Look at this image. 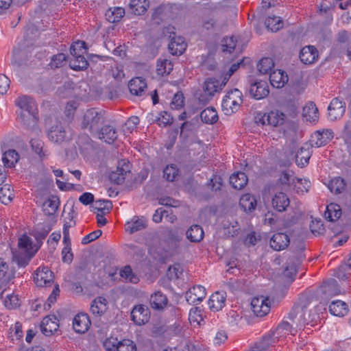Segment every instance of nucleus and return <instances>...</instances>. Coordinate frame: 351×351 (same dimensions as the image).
<instances>
[{"label": "nucleus", "instance_id": "obj_1", "mask_svg": "<svg viewBox=\"0 0 351 351\" xmlns=\"http://www.w3.org/2000/svg\"><path fill=\"white\" fill-rule=\"evenodd\" d=\"M308 305L309 302L306 300H302L295 304L288 314L287 318L293 322V325L299 330L305 325H315L319 319V315L315 313H312L311 311H309V317H306Z\"/></svg>", "mask_w": 351, "mask_h": 351}, {"label": "nucleus", "instance_id": "obj_2", "mask_svg": "<svg viewBox=\"0 0 351 351\" xmlns=\"http://www.w3.org/2000/svg\"><path fill=\"white\" fill-rule=\"evenodd\" d=\"M15 105L27 112V114L21 112L19 116V119L23 125L28 130H36L37 129V121L35 117L36 106L34 100L29 96L21 95L16 99Z\"/></svg>", "mask_w": 351, "mask_h": 351}, {"label": "nucleus", "instance_id": "obj_3", "mask_svg": "<svg viewBox=\"0 0 351 351\" xmlns=\"http://www.w3.org/2000/svg\"><path fill=\"white\" fill-rule=\"evenodd\" d=\"M20 251L13 254V260L20 267H26L40 248V245H33L32 239L23 235L18 242Z\"/></svg>", "mask_w": 351, "mask_h": 351}, {"label": "nucleus", "instance_id": "obj_4", "mask_svg": "<svg viewBox=\"0 0 351 351\" xmlns=\"http://www.w3.org/2000/svg\"><path fill=\"white\" fill-rule=\"evenodd\" d=\"M105 121V111L90 108L87 110L82 118L81 127L95 134L98 132L101 124Z\"/></svg>", "mask_w": 351, "mask_h": 351}, {"label": "nucleus", "instance_id": "obj_5", "mask_svg": "<svg viewBox=\"0 0 351 351\" xmlns=\"http://www.w3.org/2000/svg\"><path fill=\"white\" fill-rule=\"evenodd\" d=\"M242 102L241 92L237 88L231 90L223 99L222 110L226 115H230L238 111Z\"/></svg>", "mask_w": 351, "mask_h": 351}, {"label": "nucleus", "instance_id": "obj_6", "mask_svg": "<svg viewBox=\"0 0 351 351\" xmlns=\"http://www.w3.org/2000/svg\"><path fill=\"white\" fill-rule=\"evenodd\" d=\"M302 250L303 247H300V249L292 250L288 254V258L285 263L283 274L291 281L293 280V276L296 274L298 266L304 258Z\"/></svg>", "mask_w": 351, "mask_h": 351}, {"label": "nucleus", "instance_id": "obj_7", "mask_svg": "<svg viewBox=\"0 0 351 351\" xmlns=\"http://www.w3.org/2000/svg\"><path fill=\"white\" fill-rule=\"evenodd\" d=\"M250 95L256 99H261L269 94V88L267 82L256 80L252 78L249 80Z\"/></svg>", "mask_w": 351, "mask_h": 351}, {"label": "nucleus", "instance_id": "obj_8", "mask_svg": "<svg viewBox=\"0 0 351 351\" xmlns=\"http://www.w3.org/2000/svg\"><path fill=\"white\" fill-rule=\"evenodd\" d=\"M131 319L138 326L147 323L150 319V312L148 307L144 304L134 306L131 312Z\"/></svg>", "mask_w": 351, "mask_h": 351}, {"label": "nucleus", "instance_id": "obj_9", "mask_svg": "<svg viewBox=\"0 0 351 351\" xmlns=\"http://www.w3.org/2000/svg\"><path fill=\"white\" fill-rule=\"evenodd\" d=\"M251 308L257 317H263L270 311L269 300L264 296L256 297L252 300Z\"/></svg>", "mask_w": 351, "mask_h": 351}, {"label": "nucleus", "instance_id": "obj_10", "mask_svg": "<svg viewBox=\"0 0 351 351\" xmlns=\"http://www.w3.org/2000/svg\"><path fill=\"white\" fill-rule=\"evenodd\" d=\"M298 328H295V325H293V322L291 321L282 322L277 328L269 334L274 340L278 341L280 338L285 337L287 335L291 334L294 335L293 331H297Z\"/></svg>", "mask_w": 351, "mask_h": 351}, {"label": "nucleus", "instance_id": "obj_11", "mask_svg": "<svg viewBox=\"0 0 351 351\" xmlns=\"http://www.w3.org/2000/svg\"><path fill=\"white\" fill-rule=\"evenodd\" d=\"M165 241L167 244L169 251L172 254L178 252L181 244L182 236L173 230H167L165 232Z\"/></svg>", "mask_w": 351, "mask_h": 351}, {"label": "nucleus", "instance_id": "obj_12", "mask_svg": "<svg viewBox=\"0 0 351 351\" xmlns=\"http://www.w3.org/2000/svg\"><path fill=\"white\" fill-rule=\"evenodd\" d=\"M328 117L330 120L335 121L340 119L346 112V103L339 98H334L328 108Z\"/></svg>", "mask_w": 351, "mask_h": 351}, {"label": "nucleus", "instance_id": "obj_13", "mask_svg": "<svg viewBox=\"0 0 351 351\" xmlns=\"http://www.w3.org/2000/svg\"><path fill=\"white\" fill-rule=\"evenodd\" d=\"M40 330L45 336H51L59 328V324L55 315H49L43 318L40 324Z\"/></svg>", "mask_w": 351, "mask_h": 351}, {"label": "nucleus", "instance_id": "obj_14", "mask_svg": "<svg viewBox=\"0 0 351 351\" xmlns=\"http://www.w3.org/2000/svg\"><path fill=\"white\" fill-rule=\"evenodd\" d=\"M289 243V237L283 232L274 234L269 240V245L275 251H281L286 249Z\"/></svg>", "mask_w": 351, "mask_h": 351}, {"label": "nucleus", "instance_id": "obj_15", "mask_svg": "<svg viewBox=\"0 0 351 351\" xmlns=\"http://www.w3.org/2000/svg\"><path fill=\"white\" fill-rule=\"evenodd\" d=\"M206 295V289L201 285L193 286L186 291L185 297L187 302L195 304L202 302Z\"/></svg>", "mask_w": 351, "mask_h": 351}, {"label": "nucleus", "instance_id": "obj_16", "mask_svg": "<svg viewBox=\"0 0 351 351\" xmlns=\"http://www.w3.org/2000/svg\"><path fill=\"white\" fill-rule=\"evenodd\" d=\"M90 324L91 323L88 315L84 313H78L74 317L73 320V328L74 330L80 334L86 332L88 330Z\"/></svg>", "mask_w": 351, "mask_h": 351}, {"label": "nucleus", "instance_id": "obj_17", "mask_svg": "<svg viewBox=\"0 0 351 351\" xmlns=\"http://www.w3.org/2000/svg\"><path fill=\"white\" fill-rule=\"evenodd\" d=\"M318 58V51L312 45L304 47L300 53V59L305 64L314 63Z\"/></svg>", "mask_w": 351, "mask_h": 351}, {"label": "nucleus", "instance_id": "obj_18", "mask_svg": "<svg viewBox=\"0 0 351 351\" xmlns=\"http://www.w3.org/2000/svg\"><path fill=\"white\" fill-rule=\"evenodd\" d=\"M52 272L47 268H38L34 275V279L39 287L48 286L53 282Z\"/></svg>", "mask_w": 351, "mask_h": 351}, {"label": "nucleus", "instance_id": "obj_19", "mask_svg": "<svg viewBox=\"0 0 351 351\" xmlns=\"http://www.w3.org/2000/svg\"><path fill=\"white\" fill-rule=\"evenodd\" d=\"M290 204V200L286 193L278 192L275 193L271 199V205L278 212H284Z\"/></svg>", "mask_w": 351, "mask_h": 351}, {"label": "nucleus", "instance_id": "obj_20", "mask_svg": "<svg viewBox=\"0 0 351 351\" xmlns=\"http://www.w3.org/2000/svg\"><path fill=\"white\" fill-rule=\"evenodd\" d=\"M101 140H103L107 143H113L117 138V133L114 126L110 125H106L98 130V132L95 134Z\"/></svg>", "mask_w": 351, "mask_h": 351}, {"label": "nucleus", "instance_id": "obj_21", "mask_svg": "<svg viewBox=\"0 0 351 351\" xmlns=\"http://www.w3.org/2000/svg\"><path fill=\"white\" fill-rule=\"evenodd\" d=\"M186 48L185 40L182 36H173L168 45V49L172 55L182 54Z\"/></svg>", "mask_w": 351, "mask_h": 351}, {"label": "nucleus", "instance_id": "obj_22", "mask_svg": "<svg viewBox=\"0 0 351 351\" xmlns=\"http://www.w3.org/2000/svg\"><path fill=\"white\" fill-rule=\"evenodd\" d=\"M226 300V293L217 291L211 295L208 300V306L213 311H219L225 306Z\"/></svg>", "mask_w": 351, "mask_h": 351}, {"label": "nucleus", "instance_id": "obj_23", "mask_svg": "<svg viewBox=\"0 0 351 351\" xmlns=\"http://www.w3.org/2000/svg\"><path fill=\"white\" fill-rule=\"evenodd\" d=\"M47 136L51 141L60 144L66 139V131L62 125H56L49 129Z\"/></svg>", "mask_w": 351, "mask_h": 351}, {"label": "nucleus", "instance_id": "obj_24", "mask_svg": "<svg viewBox=\"0 0 351 351\" xmlns=\"http://www.w3.org/2000/svg\"><path fill=\"white\" fill-rule=\"evenodd\" d=\"M128 88L132 95L142 96L145 94L147 83L142 77H137L130 81Z\"/></svg>", "mask_w": 351, "mask_h": 351}, {"label": "nucleus", "instance_id": "obj_25", "mask_svg": "<svg viewBox=\"0 0 351 351\" xmlns=\"http://www.w3.org/2000/svg\"><path fill=\"white\" fill-rule=\"evenodd\" d=\"M147 226V221L143 218L134 217L130 221H128L125 225V230L130 234L145 229Z\"/></svg>", "mask_w": 351, "mask_h": 351}, {"label": "nucleus", "instance_id": "obj_26", "mask_svg": "<svg viewBox=\"0 0 351 351\" xmlns=\"http://www.w3.org/2000/svg\"><path fill=\"white\" fill-rule=\"evenodd\" d=\"M149 302L152 308L162 310L167 306L168 299L162 292L156 291L151 295Z\"/></svg>", "mask_w": 351, "mask_h": 351}, {"label": "nucleus", "instance_id": "obj_27", "mask_svg": "<svg viewBox=\"0 0 351 351\" xmlns=\"http://www.w3.org/2000/svg\"><path fill=\"white\" fill-rule=\"evenodd\" d=\"M108 302L103 297L96 298L91 303L90 311L95 316H101L107 310Z\"/></svg>", "mask_w": 351, "mask_h": 351}, {"label": "nucleus", "instance_id": "obj_28", "mask_svg": "<svg viewBox=\"0 0 351 351\" xmlns=\"http://www.w3.org/2000/svg\"><path fill=\"white\" fill-rule=\"evenodd\" d=\"M333 132L331 130H325L322 132L317 131L315 133V138L316 140L312 141L314 142V145L317 147H319L326 145L329 143L333 138Z\"/></svg>", "mask_w": 351, "mask_h": 351}, {"label": "nucleus", "instance_id": "obj_29", "mask_svg": "<svg viewBox=\"0 0 351 351\" xmlns=\"http://www.w3.org/2000/svg\"><path fill=\"white\" fill-rule=\"evenodd\" d=\"M269 80L274 87L281 88L288 81V76L281 70L273 71L269 73Z\"/></svg>", "mask_w": 351, "mask_h": 351}, {"label": "nucleus", "instance_id": "obj_30", "mask_svg": "<svg viewBox=\"0 0 351 351\" xmlns=\"http://www.w3.org/2000/svg\"><path fill=\"white\" fill-rule=\"evenodd\" d=\"M287 119V116L282 112L276 110L267 113V125L274 127L282 125Z\"/></svg>", "mask_w": 351, "mask_h": 351}, {"label": "nucleus", "instance_id": "obj_31", "mask_svg": "<svg viewBox=\"0 0 351 351\" xmlns=\"http://www.w3.org/2000/svg\"><path fill=\"white\" fill-rule=\"evenodd\" d=\"M329 311L331 314L335 316L343 317L347 315L348 312V306L343 301L336 300L330 303L329 305Z\"/></svg>", "mask_w": 351, "mask_h": 351}, {"label": "nucleus", "instance_id": "obj_32", "mask_svg": "<svg viewBox=\"0 0 351 351\" xmlns=\"http://www.w3.org/2000/svg\"><path fill=\"white\" fill-rule=\"evenodd\" d=\"M247 181V176L245 173L241 171L233 173L230 177V184L234 189L238 190L243 189L246 186Z\"/></svg>", "mask_w": 351, "mask_h": 351}, {"label": "nucleus", "instance_id": "obj_33", "mask_svg": "<svg viewBox=\"0 0 351 351\" xmlns=\"http://www.w3.org/2000/svg\"><path fill=\"white\" fill-rule=\"evenodd\" d=\"M302 115L306 121L315 122L319 118L318 109L313 102H308L304 108Z\"/></svg>", "mask_w": 351, "mask_h": 351}, {"label": "nucleus", "instance_id": "obj_34", "mask_svg": "<svg viewBox=\"0 0 351 351\" xmlns=\"http://www.w3.org/2000/svg\"><path fill=\"white\" fill-rule=\"evenodd\" d=\"M256 199L254 196L250 194L242 195L240 199L239 206L245 211L251 213L254 210L256 206Z\"/></svg>", "mask_w": 351, "mask_h": 351}, {"label": "nucleus", "instance_id": "obj_35", "mask_svg": "<svg viewBox=\"0 0 351 351\" xmlns=\"http://www.w3.org/2000/svg\"><path fill=\"white\" fill-rule=\"evenodd\" d=\"M73 58L70 60L69 64L71 69L73 70H83L88 67L89 62L84 56V53H78L75 56H72Z\"/></svg>", "mask_w": 351, "mask_h": 351}, {"label": "nucleus", "instance_id": "obj_36", "mask_svg": "<svg viewBox=\"0 0 351 351\" xmlns=\"http://www.w3.org/2000/svg\"><path fill=\"white\" fill-rule=\"evenodd\" d=\"M19 160V154L15 149H8L3 154L2 161L6 167H14Z\"/></svg>", "mask_w": 351, "mask_h": 351}, {"label": "nucleus", "instance_id": "obj_37", "mask_svg": "<svg viewBox=\"0 0 351 351\" xmlns=\"http://www.w3.org/2000/svg\"><path fill=\"white\" fill-rule=\"evenodd\" d=\"M105 15L110 23H118L124 16L125 10L121 7L110 8L106 12Z\"/></svg>", "mask_w": 351, "mask_h": 351}, {"label": "nucleus", "instance_id": "obj_38", "mask_svg": "<svg viewBox=\"0 0 351 351\" xmlns=\"http://www.w3.org/2000/svg\"><path fill=\"white\" fill-rule=\"evenodd\" d=\"M341 216V209L339 205L331 203L327 206L324 217L330 221H335Z\"/></svg>", "mask_w": 351, "mask_h": 351}, {"label": "nucleus", "instance_id": "obj_39", "mask_svg": "<svg viewBox=\"0 0 351 351\" xmlns=\"http://www.w3.org/2000/svg\"><path fill=\"white\" fill-rule=\"evenodd\" d=\"M129 7L132 13L142 15L147 11L149 3L147 0H131Z\"/></svg>", "mask_w": 351, "mask_h": 351}, {"label": "nucleus", "instance_id": "obj_40", "mask_svg": "<svg viewBox=\"0 0 351 351\" xmlns=\"http://www.w3.org/2000/svg\"><path fill=\"white\" fill-rule=\"evenodd\" d=\"M60 201L56 196H51L43 205V209L46 215L51 216L58 210Z\"/></svg>", "mask_w": 351, "mask_h": 351}, {"label": "nucleus", "instance_id": "obj_41", "mask_svg": "<svg viewBox=\"0 0 351 351\" xmlns=\"http://www.w3.org/2000/svg\"><path fill=\"white\" fill-rule=\"evenodd\" d=\"M186 234L191 242H199L204 237V230L200 226L193 225L188 229Z\"/></svg>", "mask_w": 351, "mask_h": 351}, {"label": "nucleus", "instance_id": "obj_42", "mask_svg": "<svg viewBox=\"0 0 351 351\" xmlns=\"http://www.w3.org/2000/svg\"><path fill=\"white\" fill-rule=\"evenodd\" d=\"M276 343V341L270 335H266L256 344L254 348L256 351H271Z\"/></svg>", "mask_w": 351, "mask_h": 351}, {"label": "nucleus", "instance_id": "obj_43", "mask_svg": "<svg viewBox=\"0 0 351 351\" xmlns=\"http://www.w3.org/2000/svg\"><path fill=\"white\" fill-rule=\"evenodd\" d=\"M328 186L332 193L339 194L345 191L346 183L343 178L336 177L330 181Z\"/></svg>", "mask_w": 351, "mask_h": 351}, {"label": "nucleus", "instance_id": "obj_44", "mask_svg": "<svg viewBox=\"0 0 351 351\" xmlns=\"http://www.w3.org/2000/svg\"><path fill=\"white\" fill-rule=\"evenodd\" d=\"M204 91L209 96H213L214 94L221 90L219 86V81L215 78H209L203 86Z\"/></svg>", "mask_w": 351, "mask_h": 351}, {"label": "nucleus", "instance_id": "obj_45", "mask_svg": "<svg viewBox=\"0 0 351 351\" xmlns=\"http://www.w3.org/2000/svg\"><path fill=\"white\" fill-rule=\"evenodd\" d=\"M112 208V204L110 200L99 199L91 206V210L94 213H110Z\"/></svg>", "mask_w": 351, "mask_h": 351}, {"label": "nucleus", "instance_id": "obj_46", "mask_svg": "<svg viewBox=\"0 0 351 351\" xmlns=\"http://www.w3.org/2000/svg\"><path fill=\"white\" fill-rule=\"evenodd\" d=\"M201 119L206 123L213 124L217 121L218 114L214 108H206L200 114Z\"/></svg>", "mask_w": 351, "mask_h": 351}, {"label": "nucleus", "instance_id": "obj_47", "mask_svg": "<svg viewBox=\"0 0 351 351\" xmlns=\"http://www.w3.org/2000/svg\"><path fill=\"white\" fill-rule=\"evenodd\" d=\"M173 64L172 62L168 59L160 58L157 61V73L160 75H168L173 70Z\"/></svg>", "mask_w": 351, "mask_h": 351}, {"label": "nucleus", "instance_id": "obj_48", "mask_svg": "<svg viewBox=\"0 0 351 351\" xmlns=\"http://www.w3.org/2000/svg\"><path fill=\"white\" fill-rule=\"evenodd\" d=\"M310 157L311 151L309 147L308 146L306 148L302 147L296 154V163L301 167H304L308 163Z\"/></svg>", "mask_w": 351, "mask_h": 351}, {"label": "nucleus", "instance_id": "obj_49", "mask_svg": "<svg viewBox=\"0 0 351 351\" xmlns=\"http://www.w3.org/2000/svg\"><path fill=\"white\" fill-rule=\"evenodd\" d=\"M323 292L328 295H337L340 293V289L336 280L333 278L324 281L322 287Z\"/></svg>", "mask_w": 351, "mask_h": 351}, {"label": "nucleus", "instance_id": "obj_50", "mask_svg": "<svg viewBox=\"0 0 351 351\" xmlns=\"http://www.w3.org/2000/svg\"><path fill=\"white\" fill-rule=\"evenodd\" d=\"M265 25L268 29L276 32L283 27V21L279 16H268L265 20Z\"/></svg>", "mask_w": 351, "mask_h": 351}, {"label": "nucleus", "instance_id": "obj_51", "mask_svg": "<svg viewBox=\"0 0 351 351\" xmlns=\"http://www.w3.org/2000/svg\"><path fill=\"white\" fill-rule=\"evenodd\" d=\"M120 276L126 282L136 284L139 281V278L133 271L130 265L125 266L120 270Z\"/></svg>", "mask_w": 351, "mask_h": 351}, {"label": "nucleus", "instance_id": "obj_52", "mask_svg": "<svg viewBox=\"0 0 351 351\" xmlns=\"http://www.w3.org/2000/svg\"><path fill=\"white\" fill-rule=\"evenodd\" d=\"M274 66V62L271 58H262L257 65L258 70L262 74L270 73Z\"/></svg>", "mask_w": 351, "mask_h": 351}, {"label": "nucleus", "instance_id": "obj_53", "mask_svg": "<svg viewBox=\"0 0 351 351\" xmlns=\"http://www.w3.org/2000/svg\"><path fill=\"white\" fill-rule=\"evenodd\" d=\"M14 195L9 185H4L0 189V202L7 205L10 203L13 199Z\"/></svg>", "mask_w": 351, "mask_h": 351}, {"label": "nucleus", "instance_id": "obj_54", "mask_svg": "<svg viewBox=\"0 0 351 351\" xmlns=\"http://www.w3.org/2000/svg\"><path fill=\"white\" fill-rule=\"evenodd\" d=\"M179 176V170L176 165H167L163 170V177L169 182H173Z\"/></svg>", "mask_w": 351, "mask_h": 351}, {"label": "nucleus", "instance_id": "obj_55", "mask_svg": "<svg viewBox=\"0 0 351 351\" xmlns=\"http://www.w3.org/2000/svg\"><path fill=\"white\" fill-rule=\"evenodd\" d=\"M13 277L12 271L10 270L8 263L0 258V279L8 282Z\"/></svg>", "mask_w": 351, "mask_h": 351}, {"label": "nucleus", "instance_id": "obj_56", "mask_svg": "<svg viewBox=\"0 0 351 351\" xmlns=\"http://www.w3.org/2000/svg\"><path fill=\"white\" fill-rule=\"evenodd\" d=\"M237 40L234 36L223 38L221 40V49L231 53L236 48Z\"/></svg>", "mask_w": 351, "mask_h": 351}, {"label": "nucleus", "instance_id": "obj_57", "mask_svg": "<svg viewBox=\"0 0 351 351\" xmlns=\"http://www.w3.org/2000/svg\"><path fill=\"white\" fill-rule=\"evenodd\" d=\"M173 118L167 111L161 112L159 114V116L156 117L155 121L160 126H167V125H170L172 123ZM154 121V120H153Z\"/></svg>", "mask_w": 351, "mask_h": 351}, {"label": "nucleus", "instance_id": "obj_58", "mask_svg": "<svg viewBox=\"0 0 351 351\" xmlns=\"http://www.w3.org/2000/svg\"><path fill=\"white\" fill-rule=\"evenodd\" d=\"M135 343L128 339H123L119 341L117 351H136Z\"/></svg>", "mask_w": 351, "mask_h": 351}, {"label": "nucleus", "instance_id": "obj_59", "mask_svg": "<svg viewBox=\"0 0 351 351\" xmlns=\"http://www.w3.org/2000/svg\"><path fill=\"white\" fill-rule=\"evenodd\" d=\"M66 56L64 53H58L52 57L50 66L52 69H57L61 67L65 64Z\"/></svg>", "mask_w": 351, "mask_h": 351}, {"label": "nucleus", "instance_id": "obj_60", "mask_svg": "<svg viewBox=\"0 0 351 351\" xmlns=\"http://www.w3.org/2000/svg\"><path fill=\"white\" fill-rule=\"evenodd\" d=\"M195 128V125L189 121L184 122L180 127V137L186 138L192 133Z\"/></svg>", "mask_w": 351, "mask_h": 351}, {"label": "nucleus", "instance_id": "obj_61", "mask_svg": "<svg viewBox=\"0 0 351 351\" xmlns=\"http://www.w3.org/2000/svg\"><path fill=\"white\" fill-rule=\"evenodd\" d=\"M86 43L84 41L78 40L73 44L70 48L71 56H75L78 53H86Z\"/></svg>", "mask_w": 351, "mask_h": 351}, {"label": "nucleus", "instance_id": "obj_62", "mask_svg": "<svg viewBox=\"0 0 351 351\" xmlns=\"http://www.w3.org/2000/svg\"><path fill=\"white\" fill-rule=\"evenodd\" d=\"M4 302L5 306L10 309L15 308L20 305L19 297L14 294L6 295Z\"/></svg>", "mask_w": 351, "mask_h": 351}, {"label": "nucleus", "instance_id": "obj_63", "mask_svg": "<svg viewBox=\"0 0 351 351\" xmlns=\"http://www.w3.org/2000/svg\"><path fill=\"white\" fill-rule=\"evenodd\" d=\"M119 341L117 338H108L104 342V347L106 351H117Z\"/></svg>", "mask_w": 351, "mask_h": 351}, {"label": "nucleus", "instance_id": "obj_64", "mask_svg": "<svg viewBox=\"0 0 351 351\" xmlns=\"http://www.w3.org/2000/svg\"><path fill=\"white\" fill-rule=\"evenodd\" d=\"M189 320L190 322H197V324L203 321L200 308L194 307L191 309L189 312Z\"/></svg>", "mask_w": 351, "mask_h": 351}]
</instances>
